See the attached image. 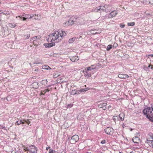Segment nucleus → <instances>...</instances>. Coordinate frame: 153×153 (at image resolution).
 Here are the masks:
<instances>
[{
  "label": "nucleus",
  "mask_w": 153,
  "mask_h": 153,
  "mask_svg": "<svg viewBox=\"0 0 153 153\" xmlns=\"http://www.w3.org/2000/svg\"><path fill=\"white\" fill-rule=\"evenodd\" d=\"M71 94L73 95L76 94V90H72V91H71Z\"/></svg>",
  "instance_id": "393cba45"
},
{
  "label": "nucleus",
  "mask_w": 153,
  "mask_h": 153,
  "mask_svg": "<svg viewBox=\"0 0 153 153\" xmlns=\"http://www.w3.org/2000/svg\"><path fill=\"white\" fill-rule=\"evenodd\" d=\"M40 37L39 36H36L32 37L30 39V42L32 43L34 46H37V43H38V40L39 39Z\"/></svg>",
  "instance_id": "0eeeda50"
},
{
  "label": "nucleus",
  "mask_w": 153,
  "mask_h": 153,
  "mask_svg": "<svg viewBox=\"0 0 153 153\" xmlns=\"http://www.w3.org/2000/svg\"><path fill=\"white\" fill-rule=\"evenodd\" d=\"M24 149L25 151H28L31 153H36L37 151V148L34 145H31L25 148Z\"/></svg>",
  "instance_id": "7ed1b4c3"
},
{
  "label": "nucleus",
  "mask_w": 153,
  "mask_h": 153,
  "mask_svg": "<svg viewBox=\"0 0 153 153\" xmlns=\"http://www.w3.org/2000/svg\"><path fill=\"white\" fill-rule=\"evenodd\" d=\"M16 26V25L15 24H11L10 27H14Z\"/></svg>",
  "instance_id": "473e14b6"
},
{
  "label": "nucleus",
  "mask_w": 153,
  "mask_h": 153,
  "mask_svg": "<svg viewBox=\"0 0 153 153\" xmlns=\"http://www.w3.org/2000/svg\"><path fill=\"white\" fill-rule=\"evenodd\" d=\"M23 124L25 122H26V119H24V120H23Z\"/></svg>",
  "instance_id": "a19ab883"
},
{
  "label": "nucleus",
  "mask_w": 153,
  "mask_h": 153,
  "mask_svg": "<svg viewBox=\"0 0 153 153\" xmlns=\"http://www.w3.org/2000/svg\"><path fill=\"white\" fill-rule=\"evenodd\" d=\"M75 40V38H73L69 40V42L70 43H73Z\"/></svg>",
  "instance_id": "5701e85b"
},
{
  "label": "nucleus",
  "mask_w": 153,
  "mask_h": 153,
  "mask_svg": "<svg viewBox=\"0 0 153 153\" xmlns=\"http://www.w3.org/2000/svg\"><path fill=\"white\" fill-rule=\"evenodd\" d=\"M50 89H47L43 91V92L44 93H46L47 92H48L50 91Z\"/></svg>",
  "instance_id": "cd10ccee"
},
{
  "label": "nucleus",
  "mask_w": 153,
  "mask_h": 153,
  "mask_svg": "<svg viewBox=\"0 0 153 153\" xmlns=\"http://www.w3.org/2000/svg\"><path fill=\"white\" fill-rule=\"evenodd\" d=\"M111 106L110 105H109L108 106V108L109 109L111 108Z\"/></svg>",
  "instance_id": "3c124183"
},
{
  "label": "nucleus",
  "mask_w": 153,
  "mask_h": 153,
  "mask_svg": "<svg viewBox=\"0 0 153 153\" xmlns=\"http://www.w3.org/2000/svg\"><path fill=\"white\" fill-rule=\"evenodd\" d=\"M135 23L134 22H128L127 24V25L128 26H132L134 25Z\"/></svg>",
  "instance_id": "b1692460"
},
{
  "label": "nucleus",
  "mask_w": 153,
  "mask_h": 153,
  "mask_svg": "<svg viewBox=\"0 0 153 153\" xmlns=\"http://www.w3.org/2000/svg\"><path fill=\"white\" fill-rule=\"evenodd\" d=\"M11 153H15L13 151H12V152H11Z\"/></svg>",
  "instance_id": "5fc2aeb1"
},
{
  "label": "nucleus",
  "mask_w": 153,
  "mask_h": 153,
  "mask_svg": "<svg viewBox=\"0 0 153 153\" xmlns=\"http://www.w3.org/2000/svg\"><path fill=\"white\" fill-rule=\"evenodd\" d=\"M83 72L85 76L87 78H88L91 76V72L86 69H84Z\"/></svg>",
  "instance_id": "9d476101"
},
{
  "label": "nucleus",
  "mask_w": 153,
  "mask_h": 153,
  "mask_svg": "<svg viewBox=\"0 0 153 153\" xmlns=\"http://www.w3.org/2000/svg\"><path fill=\"white\" fill-rule=\"evenodd\" d=\"M49 153H54L53 150L52 149H50Z\"/></svg>",
  "instance_id": "f704fd0d"
},
{
  "label": "nucleus",
  "mask_w": 153,
  "mask_h": 153,
  "mask_svg": "<svg viewBox=\"0 0 153 153\" xmlns=\"http://www.w3.org/2000/svg\"><path fill=\"white\" fill-rule=\"evenodd\" d=\"M150 56H152V57H153V54H151L150 55H149Z\"/></svg>",
  "instance_id": "864d4df0"
},
{
  "label": "nucleus",
  "mask_w": 153,
  "mask_h": 153,
  "mask_svg": "<svg viewBox=\"0 0 153 153\" xmlns=\"http://www.w3.org/2000/svg\"><path fill=\"white\" fill-rule=\"evenodd\" d=\"M120 27L121 28H123L125 27L124 24H121L120 25Z\"/></svg>",
  "instance_id": "72a5a7b5"
},
{
  "label": "nucleus",
  "mask_w": 153,
  "mask_h": 153,
  "mask_svg": "<svg viewBox=\"0 0 153 153\" xmlns=\"http://www.w3.org/2000/svg\"><path fill=\"white\" fill-rule=\"evenodd\" d=\"M105 6L106 7V10H109L111 9V6L110 5H108V6L105 5Z\"/></svg>",
  "instance_id": "bb28decb"
},
{
  "label": "nucleus",
  "mask_w": 153,
  "mask_h": 153,
  "mask_svg": "<svg viewBox=\"0 0 153 153\" xmlns=\"http://www.w3.org/2000/svg\"><path fill=\"white\" fill-rule=\"evenodd\" d=\"M3 11L2 10H0V14L3 13Z\"/></svg>",
  "instance_id": "49530a36"
},
{
  "label": "nucleus",
  "mask_w": 153,
  "mask_h": 153,
  "mask_svg": "<svg viewBox=\"0 0 153 153\" xmlns=\"http://www.w3.org/2000/svg\"><path fill=\"white\" fill-rule=\"evenodd\" d=\"M118 77L121 79H126L128 78L129 76L127 74H119L118 75Z\"/></svg>",
  "instance_id": "4468645a"
},
{
  "label": "nucleus",
  "mask_w": 153,
  "mask_h": 153,
  "mask_svg": "<svg viewBox=\"0 0 153 153\" xmlns=\"http://www.w3.org/2000/svg\"><path fill=\"white\" fill-rule=\"evenodd\" d=\"M1 3V2H0V3Z\"/></svg>",
  "instance_id": "4d7b16f0"
},
{
  "label": "nucleus",
  "mask_w": 153,
  "mask_h": 153,
  "mask_svg": "<svg viewBox=\"0 0 153 153\" xmlns=\"http://www.w3.org/2000/svg\"><path fill=\"white\" fill-rule=\"evenodd\" d=\"M44 45L46 48H50L54 46L55 44L54 42H52L51 43L44 44Z\"/></svg>",
  "instance_id": "2eb2a0df"
},
{
  "label": "nucleus",
  "mask_w": 153,
  "mask_h": 153,
  "mask_svg": "<svg viewBox=\"0 0 153 153\" xmlns=\"http://www.w3.org/2000/svg\"><path fill=\"white\" fill-rule=\"evenodd\" d=\"M66 34V33L65 31L62 30L59 32L55 31L49 36V38L47 40L49 42H55L57 43L60 41L63 37L65 36Z\"/></svg>",
  "instance_id": "f257e3e1"
},
{
  "label": "nucleus",
  "mask_w": 153,
  "mask_h": 153,
  "mask_svg": "<svg viewBox=\"0 0 153 153\" xmlns=\"http://www.w3.org/2000/svg\"><path fill=\"white\" fill-rule=\"evenodd\" d=\"M105 140H103L102 141H101V143H102V144H104L105 143Z\"/></svg>",
  "instance_id": "ea45409f"
},
{
  "label": "nucleus",
  "mask_w": 153,
  "mask_h": 153,
  "mask_svg": "<svg viewBox=\"0 0 153 153\" xmlns=\"http://www.w3.org/2000/svg\"><path fill=\"white\" fill-rule=\"evenodd\" d=\"M124 114L123 113H121L120 114L119 116V120L120 121H123L124 120Z\"/></svg>",
  "instance_id": "f3484780"
},
{
  "label": "nucleus",
  "mask_w": 153,
  "mask_h": 153,
  "mask_svg": "<svg viewBox=\"0 0 153 153\" xmlns=\"http://www.w3.org/2000/svg\"><path fill=\"white\" fill-rule=\"evenodd\" d=\"M77 19H70L68 21L66 22L63 24V26L64 27L67 26L69 25H72L74 24H76L77 21L76 20Z\"/></svg>",
  "instance_id": "20e7f679"
},
{
  "label": "nucleus",
  "mask_w": 153,
  "mask_h": 153,
  "mask_svg": "<svg viewBox=\"0 0 153 153\" xmlns=\"http://www.w3.org/2000/svg\"><path fill=\"white\" fill-rule=\"evenodd\" d=\"M107 105V104L106 103H104L102 104H100L98 105L99 107L100 108H102L104 106H106Z\"/></svg>",
  "instance_id": "aec40b11"
},
{
  "label": "nucleus",
  "mask_w": 153,
  "mask_h": 153,
  "mask_svg": "<svg viewBox=\"0 0 153 153\" xmlns=\"http://www.w3.org/2000/svg\"><path fill=\"white\" fill-rule=\"evenodd\" d=\"M76 94H79L80 93H81L80 90H76Z\"/></svg>",
  "instance_id": "2f4dec72"
},
{
  "label": "nucleus",
  "mask_w": 153,
  "mask_h": 153,
  "mask_svg": "<svg viewBox=\"0 0 153 153\" xmlns=\"http://www.w3.org/2000/svg\"><path fill=\"white\" fill-rule=\"evenodd\" d=\"M79 139L78 136L77 135H75L72 137L71 141L72 143H75Z\"/></svg>",
  "instance_id": "9b49d317"
},
{
  "label": "nucleus",
  "mask_w": 153,
  "mask_h": 153,
  "mask_svg": "<svg viewBox=\"0 0 153 153\" xmlns=\"http://www.w3.org/2000/svg\"><path fill=\"white\" fill-rule=\"evenodd\" d=\"M112 46L111 45H108L107 47V50L109 51L112 48Z\"/></svg>",
  "instance_id": "a878e982"
},
{
  "label": "nucleus",
  "mask_w": 153,
  "mask_h": 153,
  "mask_svg": "<svg viewBox=\"0 0 153 153\" xmlns=\"http://www.w3.org/2000/svg\"><path fill=\"white\" fill-rule=\"evenodd\" d=\"M117 12L115 10L112 11L110 14V15L112 17L115 16L117 14Z\"/></svg>",
  "instance_id": "a211bd4d"
},
{
  "label": "nucleus",
  "mask_w": 153,
  "mask_h": 153,
  "mask_svg": "<svg viewBox=\"0 0 153 153\" xmlns=\"http://www.w3.org/2000/svg\"><path fill=\"white\" fill-rule=\"evenodd\" d=\"M89 90V89L88 88H82L81 89H80V91L81 92L86 91L88 90Z\"/></svg>",
  "instance_id": "4be33fe9"
},
{
  "label": "nucleus",
  "mask_w": 153,
  "mask_h": 153,
  "mask_svg": "<svg viewBox=\"0 0 153 153\" xmlns=\"http://www.w3.org/2000/svg\"><path fill=\"white\" fill-rule=\"evenodd\" d=\"M43 93H44V92H43V91H42V92L41 93V94H42V95L44 94Z\"/></svg>",
  "instance_id": "09e8293b"
},
{
  "label": "nucleus",
  "mask_w": 153,
  "mask_h": 153,
  "mask_svg": "<svg viewBox=\"0 0 153 153\" xmlns=\"http://www.w3.org/2000/svg\"><path fill=\"white\" fill-rule=\"evenodd\" d=\"M151 66H152V67L151 68V69H152L153 68L152 65H149L148 66V67L150 68Z\"/></svg>",
  "instance_id": "a18cd8bd"
},
{
  "label": "nucleus",
  "mask_w": 153,
  "mask_h": 153,
  "mask_svg": "<svg viewBox=\"0 0 153 153\" xmlns=\"http://www.w3.org/2000/svg\"><path fill=\"white\" fill-rule=\"evenodd\" d=\"M16 124L17 125H19L21 124V123L19 122V121H18L16 122Z\"/></svg>",
  "instance_id": "e433bc0d"
},
{
  "label": "nucleus",
  "mask_w": 153,
  "mask_h": 153,
  "mask_svg": "<svg viewBox=\"0 0 153 153\" xmlns=\"http://www.w3.org/2000/svg\"><path fill=\"white\" fill-rule=\"evenodd\" d=\"M19 122H20V123H21H21L23 124V120H19Z\"/></svg>",
  "instance_id": "79ce46f5"
},
{
  "label": "nucleus",
  "mask_w": 153,
  "mask_h": 153,
  "mask_svg": "<svg viewBox=\"0 0 153 153\" xmlns=\"http://www.w3.org/2000/svg\"><path fill=\"white\" fill-rule=\"evenodd\" d=\"M42 68L44 69L49 70L51 69L49 66L47 65H44L42 66Z\"/></svg>",
  "instance_id": "6ab92c4d"
},
{
  "label": "nucleus",
  "mask_w": 153,
  "mask_h": 153,
  "mask_svg": "<svg viewBox=\"0 0 153 153\" xmlns=\"http://www.w3.org/2000/svg\"><path fill=\"white\" fill-rule=\"evenodd\" d=\"M3 13L5 15H9L10 13L9 12H6L5 11H4Z\"/></svg>",
  "instance_id": "7c9ffc66"
},
{
  "label": "nucleus",
  "mask_w": 153,
  "mask_h": 153,
  "mask_svg": "<svg viewBox=\"0 0 153 153\" xmlns=\"http://www.w3.org/2000/svg\"><path fill=\"white\" fill-rule=\"evenodd\" d=\"M50 148V147H47L46 148V150H48V149Z\"/></svg>",
  "instance_id": "603ef678"
},
{
  "label": "nucleus",
  "mask_w": 153,
  "mask_h": 153,
  "mask_svg": "<svg viewBox=\"0 0 153 153\" xmlns=\"http://www.w3.org/2000/svg\"><path fill=\"white\" fill-rule=\"evenodd\" d=\"M24 36L25 39H28L29 38L30 35L29 34H28L27 35H25Z\"/></svg>",
  "instance_id": "c85d7f7f"
},
{
  "label": "nucleus",
  "mask_w": 153,
  "mask_h": 153,
  "mask_svg": "<svg viewBox=\"0 0 153 153\" xmlns=\"http://www.w3.org/2000/svg\"><path fill=\"white\" fill-rule=\"evenodd\" d=\"M59 76V74L58 73L57 74H54L53 75L54 77L56 78Z\"/></svg>",
  "instance_id": "c756f323"
},
{
  "label": "nucleus",
  "mask_w": 153,
  "mask_h": 153,
  "mask_svg": "<svg viewBox=\"0 0 153 153\" xmlns=\"http://www.w3.org/2000/svg\"><path fill=\"white\" fill-rule=\"evenodd\" d=\"M143 114L152 121H153V107L147 108L143 111Z\"/></svg>",
  "instance_id": "f03ea898"
},
{
  "label": "nucleus",
  "mask_w": 153,
  "mask_h": 153,
  "mask_svg": "<svg viewBox=\"0 0 153 153\" xmlns=\"http://www.w3.org/2000/svg\"><path fill=\"white\" fill-rule=\"evenodd\" d=\"M36 64H40V63H36Z\"/></svg>",
  "instance_id": "6e6d98bb"
},
{
  "label": "nucleus",
  "mask_w": 153,
  "mask_h": 153,
  "mask_svg": "<svg viewBox=\"0 0 153 153\" xmlns=\"http://www.w3.org/2000/svg\"><path fill=\"white\" fill-rule=\"evenodd\" d=\"M147 143L153 148V137L152 134H149L146 139Z\"/></svg>",
  "instance_id": "39448f33"
},
{
  "label": "nucleus",
  "mask_w": 153,
  "mask_h": 153,
  "mask_svg": "<svg viewBox=\"0 0 153 153\" xmlns=\"http://www.w3.org/2000/svg\"><path fill=\"white\" fill-rule=\"evenodd\" d=\"M103 109L104 110H105L106 109V108L105 107V106H104L103 107H102Z\"/></svg>",
  "instance_id": "37998d69"
},
{
  "label": "nucleus",
  "mask_w": 153,
  "mask_h": 153,
  "mask_svg": "<svg viewBox=\"0 0 153 153\" xmlns=\"http://www.w3.org/2000/svg\"><path fill=\"white\" fill-rule=\"evenodd\" d=\"M136 136L134 137L132 139V140L133 142L135 143H138L140 140V139L138 137L140 136L139 133H137L136 134Z\"/></svg>",
  "instance_id": "f8f14e48"
},
{
  "label": "nucleus",
  "mask_w": 153,
  "mask_h": 153,
  "mask_svg": "<svg viewBox=\"0 0 153 153\" xmlns=\"http://www.w3.org/2000/svg\"><path fill=\"white\" fill-rule=\"evenodd\" d=\"M149 3L150 4H153V0H149Z\"/></svg>",
  "instance_id": "c9c22d12"
},
{
  "label": "nucleus",
  "mask_w": 153,
  "mask_h": 153,
  "mask_svg": "<svg viewBox=\"0 0 153 153\" xmlns=\"http://www.w3.org/2000/svg\"><path fill=\"white\" fill-rule=\"evenodd\" d=\"M43 82H44V83H46L47 82V81L46 80H44L42 81Z\"/></svg>",
  "instance_id": "c03bdc74"
},
{
  "label": "nucleus",
  "mask_w": 153,
  "mask_h": 153,
  "mask_svg": "<svg viewBox=\"0 0 153 153\" xmlns=\"http://www.w3.org/2000/svg\"><path fill=\"white\" fill-rule=\"evenodd\" d=\"M97 29H95L94 30H91V32L92 31H94L93 32H91V33H93V34H94V33L97 34V33H100V31L98 32H97Z\"/></svg>",
  "instance_id": "412c9836"
},
{
  "label": "nucleus",
  "mask_w": 153,
  "mask_h": 153,
  "mask_svg": "<svg viewBox=\"0 0 153 153\" xmlns=\"http://www.w3.org/2000/svg\"><path fill=\"white\" fill-rule=\"evenodd\" d=\"M70 105V107H71L73 105L72 104H71L70 105Z\"/></svg>",
  "instance_id": "8fccbe9b"
},
{
  "label": "nucleus",
  "mask_w": 153,
  "mask_h": 153,
  "mask_svg": "<svg viewBox=\"0 0 153 153\" xmlns=\"http://www.w3.org/2000/svg\"><path fill=\"white\" fill-rule=\"evenodd\" d=\"M96 68V67L94 65H92L90 66L85 68L84 69L91 71L92 70H93Z\"/></svg>",
  "instance_id": "ddd939ff"
},
{
  "label": "nucleus",
  "mask_w": 153,
  "mask_h": 153,
  "mask_svg": "<svg viewBox=\"0 0 153 153\" xmlns=\"http://www.w3.org/2000/svg\"><path fill=\"white\" fill-rule=\"evenodd\" d=\"M106 7H105V5L101 6L94 8L92 10V11L94 12H101V11H106Z\"/></svg>",
  "instance_id": "423d86ee"
},
{
  "label": "nucleus",
  "mask_w": 153,
  "mask_h": 153,
  "mask_svg": "<svg viewBox=\"0 0 153 153\" xmlns=\"http://www.w3.org/2000/svg\"><path fill=\"white\" fill-rule=\"evenodd\" d=\"M26 122L28 125H29L30 123L29 120H26Z\"/></svg>",
  "instance_id": "4c0bfd02"
},
{
  "label": "nucleus",
  "mask_w": 153,
  "mask_h": 153,
  "mask_svg": "<svg viewBox=\"0 0 153 153\" xmlns=\"http://www.w3.org/2000/svg\"><path fill=\"white\" fill-rule=\"evenodd\" d=\"M105 133L111 135L113 134L114 129L111 128L107 127L105 129Z\"/></svg>",
  "instance_id": "1a4fd4ad"
},
{
  "label": "nucleus",
  "mask_w": 153,
  "mask_h": 153,
  "mask_svg": "<svg viewBox=\"0 0 153 153\" xmlns=\"http://www.w3.org/2000/svg\"><path fill=\"white\" fill-rule=\"evenodd\" d=\"M34 16H36V14H35L34 15H30L29 14L26 15L25 16V17H23L22 18L23 20L25 21L26 19H28L31 18L33 17H34ZM18 17H19L20 19L22 18V17L20 16L16 17V18H17Z\"/></svg>",
  "instance_id": "6e6552de"
},
{
  "label": "nucleus",
  "mask_w": 153,
  "mask_h": 153,
  "mask_svg": "<svg viewBox=\"0 0 153 153\" xmlns=\"http://www.w3.org/2000/svg\"><path fill=\"white\" fill-rule=\"evenodd\" d=\"M38 70H39V69H36L35 70V71H38Z\"/></svg>",
  "instance_id": "de8ad7c7"
},
{
  "label": "nucleus",
  "mask_w": 153,
  "mask_h": 153,
  "mask_svg": "<svg viewBox=\"0 0 153 153\" xmlns=\"http://www.w3.org/2000/svg\"><path fill=\"white\" fill-rule=\"evenodd\" d=\"M117 116H114L113 117V119L114 120H115L117 119Z\"/></svg>",
  "instance_id": "58836bf2"
},
{
  "label": "nucleus",
  "mask_w": 153,
  "mask_h": 153,
  "mask_svg": "<svg viewBox=\"0 0 153 153\" xmlns=\"http://www.w3.org/2000/svg\"><path fill=\"white\" fill-rule=\"evenodd\" d=\"M70 60L73 62L78 61L79 59L78 57L76 56L71 57L70 58Z\"/></svg>",
  "instance_id": "dca6fc26"
}]
</instances>
